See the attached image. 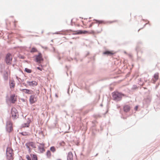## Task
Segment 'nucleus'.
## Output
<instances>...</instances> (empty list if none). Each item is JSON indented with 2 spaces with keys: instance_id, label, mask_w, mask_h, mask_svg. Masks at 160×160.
I'll list each match as a JSON object with an SVG mask.
<instances>
[{
  "instance_id": "obj_1",
  "label": "nucleus",
  "mask_w": 160,
  "mask_h": 160,
  "mask_svg": "<svg viewBox=\"0 0 160 160\" xmlns=\"http://www.w3.org/2000/svg\"><path fill=\"white\" fill-rule=\"evenodd\" d=\"M112 99L116 102L121 101L122 97H124L125 95L123 93L118 92H114L112 93Z\"/></svg>"
},
{
  "instance_id": "obj_2",
  "label": "nucleus",
  "mask_w": 160,
  "mask_h": 160,
  "mask_svg": "<svg viewBox=\"0 0 160 160\" xmlns=\"http://www.w3.org/2000/svg\"><path fill=\"white\" fill-rule=\"evenodd\" d=\"M34 57L35 58L34 61L37 62L41 63L43 61L42 54L40 52H39L38 55H35Z\"/></svg>"
},
{
  "instance_id": "obj_3",
  "label": "nucleus",
  "mask_w": 160,
  "mask_h": 160,
  "mask_svg": "<svg viewBox=\"0 0 160 160\" xmlns=\"http://www.w3.org/2000/svg\"><path fill=\"white\" fill-rule=\"evenodd\" d=\"M12 60V57L11 54L10 53H8L6 55L5 61L7 64H10Z\"/></svg>"
},
{
  "instance_id": "obj_4",
  "label": "nucleus",
  "mask_w": 160,
  "mask_h": 160,
  "mask_svg": "<svg viewBox=\"0 0 160 160\" xmlns=\"http://www.w3.org/2000/svg\"><path fill=\"white\" fill-rule=\"evenodd\" d=\"M6 128L7 131L8 132H10L12 130V126L10 122H7Z\"/></svg>"
},
{
  "instance_id": "obj_5",
  "label": "nucleus",
  "mask_w": 160,
  "mask_h": 160,
  "mask_svg": "<svg viewBox=\"0 0 160 160\" xmlns=\"http://www.w3.org/2000/svg\"><path fill=\"white\" fill-rule=\"evenodd\" d=\"M70 31L75 32L72 33L73 35L81 34H85L88 33V31L86 30H78L76 31H73L70 30Z\"/></svg>"
},
{
  "instance_id": "obj_6",
  "label": "nucleus",
  "mask_w": 160,
  "mask_h": 160,
  "mask_svg": "<svg viewBox=\"0 0 160 160\" xmlns=\"http://www.w3.org/2000/svg\"><path fill=\"white\" fill-rule=\"evenodd\" d=\"M36 101V99L35 95H31L29 98V102L30 104H32L34 103Z\"/></svg>"
},
{
  "instance_id": "obj_7",
  "label": "nucleus",
  "mask_w": 160,
  "mask_h": 160,
  "mask_svg": "<svg viewBox=\"0 0 160 160\" xmlns=\"http://www.w3.org/2000/svg\"><path fill=\"white\" fill-rule=\"evenodd\" d=\"M11 113L12 118H13V119H15L16 117L17 114V110L15 108L14 109H12L11 111Z\"/></svg>"
},
{
  "instance_id": "obj_8",
  "label": "nucleus",
  "mask_w": 160,
  "mask_h": 160,
  "mask_svg": "<svg viewBox=\"0 0 160 160\" xmlns=\"http://www.w3.org/2000/svg\"><path fill=\"white\" fill-rule=\"evenodd\" d=\"M153 78L152 79V82L155 83L156 82L158 79L159 73H155L153 77Z\"/></svg>"
},
{
  "instance_id": "obj_9",
  "label": "nucleus",
  "mask_w": 160,
  "mask_h": 160,
  "mask_svg": "<svg viewBox=\"0 0 160 160\" xmlns=\"http://www.w3.org/2000/svg\"><path fill=\"white\" fill-rule=\"evenodd\" d=\"M27 82L29 86L31 87H34L38 84V83L35 81H27Z\"/></svg>"
},
{
  "instance_id": "obj_10",
  "label": "nucleus",
  "mask_w": 160,
  "mask_h": 160,
  "mask_svg": "<svg viewBox=\"0 0 160 160\" xmlns=\"http://www.w3.org/2000/svg\"><path fill=\"white\" fill-rule=\"evenodd\" d=\"M20 90L24 92L25 93L28 94H32L33 93V91L31 90L28 89H22Z\"/></svg>"
},
{
  "instance_id": "obj_11",
  "label": "nucleus",
  "mask_w": 160,
  "mask_h": 160,
  "mask_svg": "<svg viewBox=\"0 0 160 160\" xmlns=\"http://www.w3.org/2000/svg\"><path fill=\"white\" fill-rule=\"evenodd\" d=\"M73 158V156L72 153L71 152H69L68 153V154L67 157V160H72Z\"/></svg>"
},
{
  "instance_id": "obj_12",
  "label": "nucleus",
  "mask_w": 160,
  "mask_h": 160,
  "mask_svg": "<svg viewBox=\"0 0 160 160\" xmlns=\"http://www.w3.org/2000/svg\"><path fill=\"white\" fill-rule=\"evenodd\" d=\"M103 54L104 55H106L108 56H111L114 54V53L111 51L106 50L103 52Z\"/></svg>"
},
{
  "instance_id": "obj_13",
  "label": "nucleus",
  "mask_w": 160,
  "mask_h": 160,
  "mask_svg": "<svg viewBox=\"0 0 160 160\" xmlns=\"http://www.w3.org/2000/svg\"><path fill=\"white\" fill-rule=\"evenodd\" d=\"M124 111L125 112H129L130 110V107L128 105H125L123 107Z\"/></svg>"
},
{
  "instance_id": "obj_14",
  "label": "nucleus",
  "mask_w": 160,
  "mask_h": 160,
  "mask_svg": "<svg viewBox=\"0 0 160 160\" xmlns=\"http://www.w3.org/2000/svg\"><path fill=\"white\" fill-rule=\"evenodd\" d=\"M13 150L12 149L10 148H7L6 149V155H12Z\"/></svg>"
},
{
  "instance_id": "obj_15",
  "label": "nucleus",
  "mask_w": 160,
  "mask_h": 160,
  "mask_svg": "<svg viewBox=\"0 0 160 160\" xmlns=\"http://www.w3.org/2000/svg\"><path fill=\"white\" fill-rule=\"evenodd\" d=\"M9 84L10 88H14L15 87L14 81L12 80H10L9 82Z\"/></svg>"
},
{
  "instance_id": "obj_16",
  "label": "nucleus",
  "mask_w": 160,
  "mask_h": 160,
  "mask_svg": "<svg viewBox=\"0 0 160 160\" xmlns=\"http://www.w3.org/2000/svg\"><path fill=\"white\" fill-rule=\"evenodd\" d=\"M14 95H12L10 97V100L12 102L14 103L16 101V100L14 98Z\"/></svg>"
},
{
  "instance_id": "obj_17",
  "label": "nucleus",
  "mask_w": 160,
  "mask_h": 160,
  "mask_svg": "<svg viewBox=\"0 0 160 160\" xmlns=\"http://www.w3.org/2000/svg\"><path fill=\"white\" fill-rule=\"evenodd\" d=\"M93 20L96 21V23H98V24L105 23L104 21L103 20H99L95 19H94Z\"/></svg>"
},
{
  "instance_id": "obj_18",
  "label": "nucleus",
  "mask_w": 160,
  "mask_h": 160,
  "mask_svg": "<svg viewBox=\"0 0 160 160\" xmlns=\"http://www.w3.org/2000/svg\"><path fill=\"white\" fill-rule=\"evenodd\" d=\"M140 49V48L138 45L137 46L136 48V51L137 52V58L138 59H139V57L138 56V53Z\"/></svg>"
},
{
  "instance_id": "obj_19",
  "label": "nucleus",
  "mask_w": 160,
  "mask_h": 160,
  "mask_svg": "<svg viewBox=\"0 0 160 160\" xmlns=\"http://www.w3.org/2000/svg\"><path fill=\"white\" fill-rule=\"evenodd\" d=\"M3 78L5 80H7L8 79V74L7 72L3 75Z\"/></svg>"
},
{
  "instance_id": "obj_20",
  "label": "nucleus",
  "mask_w": 160,
  "mask_h": 160,
  "mask_svg": "<svg viewBox=\"0 0 160 160\" xmlns=\"http://www.w3.org/2000/svg\"><path fill=\"white\" fill-rule=\"evenodd\" d=\"M38 148L40 150L41 152H42L45 151V149H44V147H42L39 146H38Z\"/></svg>"
},
{
  "instance_id": "obj_21",
  "label": "nucleus",
  "mask_w": 160,
  "mask_h": 160,
  "mask_svg": "<svg viewBox=\"0 0 160 160\" xmlns=\"http://www.w3.org/2000/svg\"><path fill=\"white\" fill-rule=\"evenodd\" d=\"M54 52L55 53H56L58 54V55L56 56V57L58 60H60L61 59V58L59 56L60 53L58 52V51H57L55 50H54Z\"/></svg>"
},
{
  "instance_id": "obj_22",
  "label": "nucleus",
  "mask_w": 160,
  "mask_h": 160,
  "mask_svg": "<svg viewBox=\"0 0 160 160\" xmlns=\"http://www.w3.org/2000/svg\"><path fill=\"white\" fill-rule=\"evenodd\" d=\"M46 155L48 158H49L51 156V153L50 150H48L46 153Z\"/></svg>"
},
{
  "instance_id": "obj_23",
  "label": "nucleus",
  "mask_w": 160,
  "mask_h": 160,
  "mask_svg": "<svg viewBox=\"0 0 160 160\" xmlns=\"http://www.w3.org/2000/svg\"><path fill=\"white\" fill-rule=\"evenodd\" d=\"M25 71L28 73H30L32 72V70L28 68H25Z\"/></svg>"
},
{
  "instance_id": "obj_24",
  "label": "nucleus",
  "mask_w": 160,
  "mask_h": 160,
  "mask_svg": "<svg viewBox=\"0 0 160 160\" xmlns=\"http://www.w3.org/2000/svg\"><path fill=\"white\" fill-rule=\"evenodd\" d=\"M32 160H38L37 156L36 155L33 154L32 157Z\"/></svg>"
},
{
  "instance_id": "obj_25",
  "label": "nucleus",
  "mask_w": 160,
  "mask_h": 160,
  "mask_svg": "<svg viewBox=\"0 0 160 160\" xmlns=\"http://www.w3.org/2000/svg\"><path fill=\"white\" fill-rule=\"evenodd\" d=\"M37 51V49L36 48L34 47H33L32 48L30 52L31 53H33L34 52H35Z\"/></svg>"
},
{
  "instance_id": "obj_26",
  "label": "nucleus",
  "mask_w": 160,
  "mask_h": 160,
  "mask_svg": "<svg viewBox=\"0 0 160 160\" xmlns=\"http://www.w3.org/2000/svg\"><path fill=\"white\" fill-rule=\"evenodd\" d=\"M6 156L7 159L9 160L12 159V155H6Z\"/></svg>"
},
{
  "instance_id": "obj_27",
  "label": "nucleus",
  "mask_w": 160,
  "mask_h": 160,
  "mask_svg": "<svg viewBox=\"0 0 160 160\" xmlns=\"http://www.w3.org/2000/svg\"><path fill=\"white\" fill-rule=\"evenodd\" d=\"M50 150L51 151L53 152H55L56 149L55 147L54 146L51 147L50 148Z\"/></svg>"
},
{
  "instance_id": "obj_28",
  "label": "nucleus",
  "mask_w": 160,
  "mask_h": 160,
  "mask_svg": "<svg viewBox=\"0 0 160 160\" xmlns=\"http://www.w3.org/2000/svg\"><path fill=\"white\" fill-rule=\"evenodd\" d=\"M144 102H145L147 104H148L150 102L151 100L150 99L147 98L144 99Z\"/></svg>"
},
{
  "instance_id": "obj_29",
  "label": "nucleus",
  "mask_w": 160,
  "mask_h": 160,
  "mask_svg": "<svg viewBox=\"0 0 160 160\" xmlns=\"http://www.w3.org/2000/svg\"><path fill=\"white\" fill-rule=\"evenodd\" d=\"M30 144V146L32 147V148H35V145L34 143L32 142H29Z\"/></svg>"
},
{
  "instance_id": "obj_30",
  "label": "nucleus",
  "mask_w": 160,
  "mask_h": 160,
  "mask_svg": "<svg viewBox=\"0 0 160 160\" xmlns=\"http://www.w3.org/2000/svg\"><path fill=\"white\" fill-rule=\"evenodd\" d=\"M25 146H26L27 148H28V149L29 150H30V148L29 147V146H30V144H29V143H26V144H25Z\"/></svg>"
},
{
  "instance_id": "obj_31",
  "label": "nucleus",
  "mask_w": 160,
  "mask_h": 160,
  "mask_svg": "<svg viewBox=\"0 0 160 160\" xmlns=\"http://www.w3.org/2000/svg\"><path fill=\"white\" fill-rule=\"evenodd\" d=\"M137 88V86L135 85H133L132 88V90H134Z\"/></svg>"
},
{
  "instance_id": "obj_32",
  "label": "nucleus",
  "mask_w": 160,
  "mask_h": 160,
  "mask_svg": "<svg viewBox=\"0 0 160 160\" xmlns=\"http://www.w3.org/2000/svg\"><path fill=\"white\" fill-rule=\"evenodd\" d=\"M20 133L23 136H26L27 135V132H20Z\"/></svg>"
},
{
  "instance_id": "obj_33",
  "label": "nucleus",
  "mask_w": 160,
  "mask_h": 160,
  "mask_svg": "<svg viewBox=\"0 0 160 160\" xmlns=\"http://www.w3.org/2000/svg\"><path fill=\"white\" fill-rule=\"evenodd\" d=\"M31 122V121L30 120H29V121H28V123H25V127H28L29 126V123L30 122Z\"/></svg>"
},
{
  "instance_id": "obj_34",
  "label": "nucleus",
  "mask_w": 160,
  "mask_h": 160,
  "mask_svg": "<svg viewBox=\"0 0 160 160\" xmlns=\"http://www.w3.org/2000/svg\"><path fill=\"white\" fill-rule=\"evenodd\" d=\"M26 158L27 159V160H32L31 159V157L29 155H27L26 156Z\"/></svg>"
},
{
  "instance_id": "obj_35",
  "label": "nucleus",
  "mask_w": 160,
  "mask_h": 160,
  "mask_svg": "<svg viewBox=\"0 0 160 160\" xmlns=\"http://www.w3.org/2000/svg\"><path fill=\"white\" fill-rule=\"evenodd\" d=\"M138 105H137V106H136L134 108V110H135L136 111H137L138 110Z\"/></svg>"
},
{
  "instance_id": "obj_36",
  "label": "nucleus",
  "mask_w": 160,
  "mask_h": 160,
  "mask_svg": "<svg viewBox=\"0 0 160 160\" xmlns=\"http://www.w3.org/2000/svg\"><path fill=\"white\" fill-rule=\"evenodd\" d=\"M94 23V22H92L89 26V28H90L92 26V25H93V24Z\"/></svg>"
},
{
  "instance_id": "obj_37",
  "label": "nucleus",
  "mask_w": 160,
  "mask_h": 160,
  "mask_svg": "<svg viewBox=\"0 0 160 160\" xmlns=\"http://www.w3.org/2000/svg\"><path fill=\"white\" fill-rule=\"evenodd\" d=\"M37 69L40 71H42V68L40 67H37Z\"/></svg>"
},
{
  "instance_id": "obj_38",
  "label": "nucleus",
  "mask_w": 160,
  "mask_h": 160,
  "mask_svg": "<svg viewBox=\"0 0 160 160\" xmlns=\"http://www.w3.org/2000/svg\"><path fill=\"white\" fill-rule=\"evenodd\" d=\"M39 144L41 145V147H44V144L43 143H39Z\"/></svg>"
},
{
  "instance_id": "obj_39",
  "label": "nucleus",
  "mask_w": 160,
  "mask_h": 160,
  "mask_svg": "<svg viewBox=\"0 0 160 160\" xmlns=\"http://www.w3.org/2000/svg\"><path fill=\"white\" fill-rule=\"evenodd\" d=\"M22 84L24 86H26V87H27L28 86V85L26 84L25 83H22Z\"/></svg>"
},
{
  "instance_id": "obj_40",
  "label": "nucleus",
  "mask_w": 160,
  "mask_h": 160,
  "mask_svg": "<svg viewBox=\"0 0 160 160\" xmlns=\"http://www.w3.org/2000/svg\"><path fill=\"white\" fill-rule=\"evenodd\" d=\"M54 34H62V33H61L58 32H55Z\"/></svg>"
},
{
  "instance_id": "obj_41",
  "label": "nucleus",
  "mask_w": 160,
  "mask_h": 160,
  "mask_svg": "<svg viewBox=\"0 0 160 160\" xmlns=\"http://www.w3.org/2000/svg\"><path fill=\"white\" fill-rule=\"evenodd\" d=\"M20 58L21 59H23L24 58V57L23 56H21Z\"/></svg>"
},
{
  "instance_id": "obj_42",
  "label": "nucleus",
  "mask_w": 160,
  "mask_h": 160,
  "mask_svg": "<svg viewBox=\"0 0 160 160\" xmlns=\"http://www.w3.org/2000/svg\"><path fill=\"white\" fill-rule=\"evenodd\" d=\"M128 55L130 58H132V55H131V54H128Z\"/></svg>"
},
{
  "instance_id": "obj_43",
  "label": "nucleus",
  "mask_w": 160,
  "mask_h": 160,
  "mask_svg": "<svg viewBox=\"0 0 160 160\" xmlns=\"http://www.w3.org/2000/svg\"><path fill=\"white\" fill-rule=\"evenodd\" d=\"M116 21H111V22H110V23H112V22H115Z\"/></svg>"
},
{
  "instance_id": "obj_44",
  "label": "nucleus",
  "mask_w": 160,
  "mask_h": 160,
  "mask_svg": "<svg viewBox=\"0 0 160 160\" xmlns=\"http://www.w3.org/2000/svg\"><path fill=\"white\" fill-rule=\"evenodd\" d=\"M148 22H149V21ZM149 24L148 22L147 23H146L145 24H144V26H143V28L147 24Z\"/></svg>"
},
{
  "instance_id": "obj_45",
  "label": "nucleus",
  "mask_w": 160,
  "mask_h": 160,
  "mask_svg": "<svg viewBox=\"0 0 160 160\" xmlns=\"http://www.w3.org/2000/svg\"><path fill=\"white\" fill-rule=\"evenodd\" d=\"M72 19L71 20V24H72Z\"/></svg>"
},
{
  "instance_id": "obj_46",
  "label": "nucleus",
  "mask_w": 160,
  "mask_h": 160,
  "mask_svg": "<svg viewBox=\"0 0 160 160\" xmlns=\"http://www.w3.org/2000/svg\"><path fill=\"white\" fill-rule=\"evenodd\" d=\"M124 53H125V54H127V52H126V51H124Z\"/></svg>"
},
{
  "instance_id": "obj_47",
  "label": "nucleus",
  "mask_w": 160,
  "mask_h": 160,
  "mask_svg": "<svg viewBox=\"0 0 160 160\" xmlns=\"http://www.w3.org/2000/svg\"><path fill=\"white\" fill-rule=\"evenodd\" d=\"M142 28H141V29H139L138 30V32H139V31L141 29H142Z\"/></svg>"
},
{
  "instance_id": "obj_48",
  "label": "nucleus",
  "mask_w": 160,
  "mask_h": 160,
  "mask_svg": "<svg viewBox=\"0 0 160 160\" xmlns=\"http://www.w3.org/2000/svg\"><path fill=\"white\" fill-rule=\"evenodd\" d=\"M55 96L57 97H58V95H57V94H56Z\"/></svg>"
},
{
  "instance_id": "obj_49",
  "label": "nucleus",
  "mask_w": 160,
  "mask_h": 160,
  "mask_svg": "<svg viewBox=\"0 0 160 160\" xmlns=\"http://www.w3.org/2000/svg\"><path fill=\"white\" fill-rule=\"evenodd\" d=\"M98 154L97 153L95 155V156H97V155H98Z\"/></svg>"
},
{
  "instance_id": "obj_50",
  "label": "nucleus",
  "mask_w": 160,
  "mask_h": 160,
  "mask_svg": "<svg viewBox=\"0 0 160 160\" xmlns=\"http://www.w3.org/2000/svg\"><path fill=\"white\" fill-rule=\"evenodd\" d=\"M14 22H17V21H14Z\"/></svg>"
},
{
  "instance_id": "obj_51",
  "label": "nucleus",
  "mask_w": 160,
  "mask_h": 160,
  "mask_svg": "<svg viewBox=\"0 0 160 160\" xmlns=\"http://www.w3.org/2000/svg\"><path fill=\"white\" fill-rule=\"evenodd\" d=\"M142 20H143V21H145V20H144V19H142Z\"/></svg>"
},
{
  "instance_id": "obj_52",
  "label": "nucleus",
  "mask_w": 160,
  "mask_h": 160,
  "mask_svg": "<svg viewBox=\"0 0 160 160\" xmlns=\"http://www.w3.org/2000/svg\"><path fill=\"white\" fill-rule=\"evenodd\" d=\"M20 160H23V159H20Z\"/></svg>"
},
{
  "instance_id": "obj_53",
  "label": "nucleus",
  "mask_w": 160,
  "mask_h": 160,
  "mask_svg": "<svg viewBox=\"0 0 160 160\" xmlns=\"http://www.w3.org/2000/svg\"><path fill=\"white\" fill-rule=\"evenodd\" d=\"M57 160H61L60 159H57Z\"/></svg>"
},
{
  "instance_id": "obj_54",
  "label": "nucleus",
  "mask_w": 160,
  "mask_h": 160,
  "mask_svg": "<svg viewBox=\"0 0 160 160\" xmlns=\"http://www.w3.org/2000/svg\"><path fill=\"white\" fill-rule=\"evenodd\" d=\"M144 88V89H146V88Z\"/></svg>"
},
{
  "instance_id": "obj_55",
  "label": "nucleus",
  "mask_w": 160,
  "mask_h": 160,
  "mask_svg": "<svg viewBox=\"0 0 160 160\" xmlns=\"http://www.w3.org/2000/svg\"><path fill=\"white\" fill-rule=\"evenodd\" d=\"M101 105V106H102V104H101V105Z\"/></svg>"
},
{
  "instance_id": "obj_56",
  "label": "nucleus",
  "mask_w": 160,
  "mask_h": 160,
  "mask_svg": "<svg viewBox=\"0 0 160 160\" xmlns=\"http://www.w3.org/2000/svg\"><path fill=\"white\" fill-rule=\"evenodd\" d=\"M138 43H139V42H138ZM140 43H141V42H140Z\"/></svg>"
},
{
  "instance_id": "obj_57",
  "label": "nucleus",
  "mask_w": 160,
  "mask_h": 160,
  "mask_svg": "<svg viewBox=\"0 0 160 160\" xmlns=\"http://www.w3.org/2000/svg\"><path fill=\"white\" fill-rule=\"evenodd\" d=\"M43 31H42V33H43Z\"/></svg>"
},
{
  "instance_id": "obj_58",
  "label": "nucleus",
  "mask_w": 160,
  "mask_h": 160,
  "mask_svg": "<svg viewBox=\"0 0 160 160\" xmlns=\"http://www.w3.org/2000/svg\"><path fill=\"white\" fill-rule=\"evenodd\" d=\"M18 79V77H16Z\"/></svg>"
},
{
  "instance_id": "obj_59",
  "label": "nucleus",
  "mask_w": 160,
  "mask_h": 160,
  "mask_svg": "<svg viewBox=\"0 0 160 160\" xmlns=\"http://www.w3.org/2000/svg\"><path fill=\"white\" fill-rule=\"evenodd\" d=\"M24 99H23L22 101H24Z\"/></svg>"
},
{
  "instance_id": "obj_60",
  "label": "nucleus",
  "mask_w": 160,
  "mask_h": 160,
  "mask_svg": "<svg viewBox=\"0 0 160 160\" xmlns=\"http://www.w3.org/2000/svg\"><path fill=\"white\" fill-rule=\"evenodd\" d=\"M24 99H23L22 101H24Z\"/></svg>"
}]
</instances>
